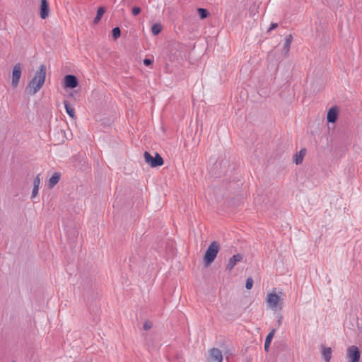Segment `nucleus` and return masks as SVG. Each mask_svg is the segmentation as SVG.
Listing matches in <instances>:
<instances>
[{
    "mask_svg": "<svg viewBox=\"0 0 362 362\" xmlns=\"http://www.w3.org/2000/svg\"><path fill=\"white\" fill-rule=\"evenodd\" d=\"M46 76V66L41 64L33 79L28 83L25 90L30 95L36 94L42 87Z\"/></svg>",
    "mask_w": 362,
    "mask_h": 362,
    "instance_id": "f257e3e1",
    "label": "nucleus"
},
{
    "mask_svg": "<svg viewBox=\"0 0 362 362\" xmlns=\"http://www.w3.org/2000/svg\"><path fill=\"white\" fill-rule=\"evenodd\" d=\"M284 294L281 292L279 293L275 291L269 293L266 298V303L267 306L272 310H281L284 304Z\"/></svg>",
    "mask_w": 362,
    "mask_h": 362,
    "instance_id": "f03ea898",
    "label": "nucleus"
},
{
    "mask_svg": "<svg viewBox=\"0 0 362 362\" xmlns=\"http://www.w3.org/2000/svg\"><path fill=\"white\" fill-rule=\"evenodd\" d=\"M218 250L219 244L216 241L212 242L206 250L204 257V260L206 264H210L214 261Z\"/></svg>",
    "mask_w": 362,
    "mask_h": 362,
    "instance_id": "7ed1b4c3",
    "label": "nucleus"
},
{
    "mask_svg": "<svg viewBox=\"0 0 362 362\" xmlns=\"http://www.w3.org/2000/svg\"><path fill=\"white\" fill-rule=\"evenodd\" d=\"M144 157L145 162L149 164L152 168L161 166L163 164L162 157L157 153H156V156L153 157L148 152L145 151Z\"/></svg>",
    "mask_w": 362,
    "mask_h": 362,
    "instance_id": "20e7f679",
    "label": "nucleus"
},
{
    "mask_svg": "<svg viewBox=\"0 0 362 362\" xmlns=\"http://www.w3.org/2000/svg\"><path fill=\"white\" fill-rule=\"evenodd\" d=\"M361 354L356 346H351L346 351V358L348 362H359Z\"/></svg>",
    "mask_w": 362,
    "mask_h": 362,
    "instance_id": "39448f33",
    "label": "nucleus"
},
{
    "mask_svg": "<svg viewBox=\"0 0 362 362\" xmlns=\"http://www.w3.org/2000/svg\"><path fill=\"white\" fill-rule=\"evenodd\" d=\"M21 71H22V65L20 63H18L14 65L12 71V80L11 85L13 88H16L18 83L21 76Z\"/></svg>",
    "mask_w": 362,
    "mask_h": 362,
    "instance_id": "423d86ee",
    "label": "nucleus"
},
{
    "mask_svg": "<svg viewBox=\"0 0 362 362\" xmlns=\"http://www.w3.org/2000/svg\"><path fill=\"white\" fill-rule=\"evenodd\" d=\"M223 355L221 351L216 348H213L209 351L207 362H222Z\"/></svg>",
    "mask_w": 362,
    "mask_h": 362,
    "instance_id": "0eeeda50",
    "label": "nucleus"
},
{
    "mask_svg": "<svg viewBox=\"0 0 362 362\" xmlns=\"http://www.w3.org/2000/svg\"><path fill=\"white\" fill-rule=\"evenodd\" d=\"M64 84L66 88H74L78 86V80L73 75H67L64 77Z\"/></svg>",
    "mask_w": 362,
    "mask_h": 362,
    "instance_id": "6e6552de",
    "label": "nucleus"
},
{
    "mask_svg": "<svg viewBox=\"0 0 362 362\" xmlns=\"http://www.w3.org/2000/svg\"><path fill=\"white\" fill-rule=\"evenodd\" d=\"M40 17L42 19H45L49 13V6L47 0H41L40 1Z\"/></svg>",
    "mask_w": 362,
    "mask_h": 362,
    "instance_id": "1a4fd4ad",
    "label": "nucleus"
},
{
    "mask_svg": "<svg viewBox=\"0 0 362 362\" xmlns=\"http://www.w3.org/2000/svg\"><path fill=\"white\" fill-rule=\"evenodd\" d=\"M243 259V256L240 254H237L233 255L231 258H230L228 263L226 266V269L229 271H231L233 267L236 265V264L240 262Z\"/></svg>",
    "mask_w": 362,
    "mask_h": 362,
    "instance_id": "9d476101",
    "label": "nucleus"
},
{
    "mask_svg": "<svg viewBox=\"0 0 362 362\" xmlns=\"http://www.w3.org/2000/svg\"><path fill=\"white\" fill-rule=\"evenodd\" d=\"M338 116L337 110L334 107H332L329 110L327 115V119L329 122L334 123L336 122Z\"/></svg>",
    "mask_w": 362,
    "mask_h": 362,
    "instance_id": "9b49d317",
    "label": "nucleus"
},
{
    "mask_svg": "<svg viewBox=\"0 0 362 362\" xmlns=\"http://www.w3.org/2000/svg\"><path fill=\"white\" fill-rule=\"evenodd\" d=\"M40 185V175H37L33 181V189L32 192L31 198L33 199L38 194L39 187Z\"/></svg>",
    "mask_w": 362,
    "mask_h": 362,
    "instance_id": "f8f14e48",
    "label": "nucleus"
},
{
    "mask_svg": "<svg viewBox=\"0 0 362 362\" xmlns=\"http://www.w3.org/2000/svg\"><path fill=\"white\" fill-rule=\"evenodd\" d=\"M292 39L293 38L291 35L287 36L286 38L285 43L284 45L283 49H282V52L285 56L288 54V53L290 50L291 45L292 42Z\"/></svg>",
    "mask_w": 362,
    "mask_h": 362,
    "instance_id": "ddd939ff",
    "label": "nucleus"
},
{
    "mask_svg": "<svg viewBox=\"0 0 362 362\" xmlns=\"http://www.w3.org/2000/svg\"><path fill=\"white\" fill-rule=\"evenodd\" d=\"M274 334H275V329H272L267 336L266 339H265V342H264V349L266 351H269V346L271 344V341L274 336Z\"/></svg>",
    "mask_w": 362,
    "mask_h": 362,
    "instance_id": "4468645a",
    "label": "nucleus"
},
{
    "mask_svg": "<svg viewBox=\"0 0 362 362\" xmlns=\"http://www.w3.org/2000/svg\"><path fill=\"white\" fill-rule=\"evenodd\" d=\"M305 153H306V150L305 148H303L298 153H296L295 155L294 161L296 165L300 164L302 163Z\"/></svg>",
    "mask_w": 362,
    "mask_h": 362,
    "instance_id": "2eb2a0df",
    "label": "nucleus"
},
{
    "mask_svg": "<svg viewBox=\"0 0 362 362\" xmlns=\"http://www.w3.org/2000/svg\"><path fill=\"white\" fill-rule=\"evenodd\" d=\"M60 179V174L57 172L54 173L49 180V187L52 188Z\"/></svg>",
    "mask_w": 362,
    "mask_h": 362,
    "instance_id": "dca6fc26",
    "label": "nucleus"
},
{
    "mask_svg": "<svg viewBox=\"0 0 362 362\" xmlns=\"http://www.w3.org/2000/svg\"><path fill=\"white\" fill-rule=\"evenodd\" d=\"M322 357L326 362H329L332 357V349L330 347L323 348L322 351Z\"/></svg>",
    "mask_w": 362,
    "mask_h": 362,
    "instance_id": "f3484780",
    "label": "nucleus"
},
{
    "mask_svg": "<svg viewBox=\"0 0 362 362\" xmlns=\"http://www.w3.org/2000/svg\"><path fill=\"white\" fill-rule=\"evenodd\" d=\"M64 107H65V109H66V113L71 117V118H74L75 117V111H74V108L71 106V105L67 102V101H64Z\"/></svg>",
    "mask_w": 362,
    "mask_h": 362,
    "instance_id": "a211bd4d",
    "label": "nucleus"
},
{
    "mask_svg": "<svg viewBox=\"0 0 362 362\" xmlns=\"http://www.w3.org/2000/svg\"><path fill=\"white\" fill-rule=\"evenodd\" d=\"M105 11V10L104 7H99L98 8L96 16L95 17V18L93 20V22L95 23H98L100 21Z\"/></svg>",
    "mask_w": 362,
    "mask_h": 362,
    "instance_id": "6ab92c4d",
    "label": "nucleus"
},
{
    "mask_svg": "<svg viewBox=\"0 0 362 362\" xmlns=\"http://www.w3.org/2000/svg\"><path fill=\"white\" fill-rule=\"evenodd\" d=\"M162 30V25L160 23H155L151 27L152 34L154 35H157L160 33Z\"/></svg>",
    "mask_w": 362,
    "mask_h": 362,
    "instance_id": "aec40b11",
    "label": "nucleus"
},
{
    "mask_svg": "<svg viewBox=\"0 0 362 362\" xmlns=\"http://www.w3.org/2000/svg\"><path fill=\"white\" fill-rule=\"evenodd\" d=\"M197 11L202 19H204L208 16L209 12L204 8H198Z\"/></svg>",
    "mask_w": 362,
    "mask_h": 362,
    "instance_id": "412c9836",
    "label": "nucleus"
},
{
    "mask_svg": "<svg viewBox=\"0 0 362 362\" xmlns=\"http://www.w3.org/2000/svg\"><path fill=\"white\" fill-rule=\"evenodd\" d=\"M120 34H121V31L118 27L113 28L112 36L115 39L118 38L120 36Z\"/></svg>",
    "mask_w": 362,
    "mask_h": 362,
    "instance_id": "4be33fe9",
    "label": "nucleus"
},
{
    "mask_svg": "<svg viewBox=\"0 0 362 362\" xmlns=\"http://www.w3.org/2000/svg\"><path fill=\"white\" fill-rule=\"evenodd\" d=\"M252 286H253V279L251 277L247 278V279L246 280V284H245L246 288L250 290L252 288Z\"/></svg>",
    "mask_w": 362,
    "mask_h": 362,
    "instance_id": "5701e85b",
    "label": "nucleus"
},
{
    "mask_svg": "<svg viewBox=\"0 0 362 362\" xmlns=\"http://www.w3.org/2000/svg\"><path fill=\"white\" fill-rule=\"evenodd\" d=\"M152 327V322H150V321H146L144 323V329L145 330H148L150 329Z\"/></svg>",
    "mask_w": 362,
    "mask_h": 362,
    "instance_id": "b1692460",
    "label": "nucleus"
},
{
    "mask_svg": "<svg viewBox=\"0 0 362 362\" xmlns=\"http://www.w3.org/2000/svg\"><path fill=\"white\" fill-rule=\"evenodd\" d=\"M141 12V8L138 6H134L133 8H132V14L134 16H137L138 14H139Z\"/></svg>",
    "mask_w": 362,
    "mask_h": 362,
    "instance_id": "393cba45",
    "label": "nucleus"
},
{
    "mask_svg": "<svg viewBox=\"0 0 362 362\" xmlns=\"http://www.w3.org/2000/svg\"><path fill=\"white\" fill-rule=\"evenodd\" d=\"M152 63H153V59H145L144 60V64L146 66H149V65H151Z\"/></svg>",
    "mask_w": 362,
    "mask_h": 362,
    "instance_id": "a878e982",
    "label": "nucleus"
},
{
    "mask_svg": "<svg viewBox=\"0 0 362 362\" xmlns=\"http://www.w3.org/2000/svg\"><path fill=\"white\" fill-rule=\"evenodd\" d=\"M277 25H278V24H277V23H272V24H271V26H270V28H269V29L268 30V31L269 32V31H271L272 30L275 29V28L277 27Z\"/></svg>",
    "mask_w": 362,
    "mask_h": 362,
    "instance_id": "bb28decb",
    "label": "nucleus"
},
{
    "mask_svg": "<svg viewBox=\"0 0 362 362\" xmlns=\"http://www.w3.org/2000/svg\"><path fill=\"white\" fill-rule=\"evenodd\" d=\"M281 324V317L278 320V325H280Z\"/></svg>",
    "mask_w": 362,
    "mask_h": 362,
    "instance_id": "cd10ccee",
    "label": "nucleus"
}]
</instances>
